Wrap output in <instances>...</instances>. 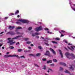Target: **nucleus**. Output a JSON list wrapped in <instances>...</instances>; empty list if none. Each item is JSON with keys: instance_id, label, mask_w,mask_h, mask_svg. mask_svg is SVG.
<instances>
[{"instance_id": "nucleus-1", "label": "nucleus", "mask_w": 75, "mask_h": 75, "mask_svg": "<svg viewBox=\"0 0 75 75\" xmlns=\"http://www.w3.org/2000/svg\"><path fill=\"white\" fill-rule=\"evenodd\" d=\"M65 55L69 59H74L75 58V56L71 53V54H69L68 52H67L65 53Z\"/></svg>"}, {"instance_id": "nucleus-2", "label": "nucleus", "mask_w": 75, "mask_h": 75, "mask_svg": "<svg viewBox=\"0 0 75 75\" xmlns=\"http://www.w3.org/2000/svg\"><path fill=\"white\" fill-rule=\"evenodd\" d=\"M42 30V28L41 26L38 27L35 29V30L36 32H38Z\"/></svg>"}, {"instance_id": "nucleus-3", "label": "nucleus", "mask_w": 75, "mask_h": 75, "mask_svg": "<svg viewBox=\"0 0 75 75\" xmlns=\"http://www.w3.org/2000/svg\"><path fill=\"white\" fill-rule=\"evenodd\" d=\"M19 21H21L23 23H28L29 21L27 20H25L24 19H21L19 20Z\"/></svg>"}, {"instance_id": "nucleus-4", "label": "nucleus", "mask_w": 75, "mask_h": 75, "mask_svg": "<svg viewBox=\"0 0 75 75\" xmlns=\"http://www.w3.org/2000/svg\"><path fill=\"white\" fill-rule=\"evenodd\" d=\"M18 57V55L16 54H14L13 55H5L4 56V58H7L8 57Z\"/></svg>"}, {"instance_id": "nucleus-5", "label": "nucleus", "mask_w": 75, "mask_h": 75, "mask_svg": "<svg viewBox=\"0 0 75 75\" xmlns=\"http://www.w3.org/2000/svg\"><path fill=\"white\" fill-rule=\"evenodd\" d=\"M8 43H10L9 44V45H13L14 44L16 43V42H13V40H9L7 42Z\"/></svg>"}, {"instance_id": "nucleus-6", "label": "nucleus", "mask_w": 75, "mask_h": 75, "mask_svg": "<svg viewBox=\"0 0 75 75\" xmlns=\"http://www.w3.org/2000/svg\"><path fill=\"white\" fill-rule=\"evenodd\" d=\"M68 48H69V50H71L72 51H74V50H75V46H71V48H70V47H68Z\"/></svg>"}, {"instance_id": "nucleus-7", "label": "nucleus", "mask_w": 75, "mask_h": 75, "mask_svg": "<svg viewBox=\"0 0 75 75\" xmlns=\"http://www.w3.org/2000/svg\"><path fill=\"white\" fill-rule=\"evenodd\" d=\"M22 37V36H16V37L15 38H12V40H16V39H17L18 38H20V37Z\"/></svg>"}, {"instance_id": "nucleus-8", "label": "nucleus", "mask_w": 75, "mask_h": 75, "mask_svg": "<svg viewBox=\"0 0 75 75\" xmlns=\"http://www.w3.org/2000/svg\"><path fill=\"white\" fill-rule=\"evenodd\" d=\"M7 34H11V35H14L16 33L13 32H9L7 33Z\"/></svg>"}, {"instance_id": "nucleus-9", "label": "nucleus", "mask_w": 75, "mask_h": 75, "mask_svg": "<svg viewBox=\"0 0 75 75\" xmlns=\"http://www.w3.org/2000/svg\"><path fill=\"white\" fill-rule=\"evenodd\" d=\"M45 55H48L49 57H51V55H50V53L48 51H46V53L45 54Z\"/></svg>"}, {"instance_id": "nucleus-10", "label": "nucleus", "mask_w": 75, "mask_h": 75, "mask_svg": "<svg viewBox=\"0 0 75 75\" xmlns=\"http://www.w3.org/2000/svg\"><path fill=\"white\" fill-rule=\"evenodd\" d=\"M70 69L72 70H74V68H75V66L74 65H70Z\"/></svg>"}, {"instance_id": "nucleus-11", "label": "nucleus", "mask_w": 75, "mask_h": 75, "mask_svg": "<svg viewBox=\"0 0 75 75\" xmlns=\"http://www.w3.org/2000/svg\"><path fill=\"white\" fill-rule=\"evenodd\" d=\"M50 50L52 52L53 54H54V55H55V54H56L55 53V51H54V50L53 49L50 48Z\"/></svg>"}, {"instance_id": "nucleus-12", "label": "nucleus", "mask_w": 75, "mask_h": 75, "mask_svg": "<svg viewBox=\"0 0 75 75\" xmlns=\"http://www.w3.org/2000/svg\"><path fill=\"white\" fill-rule=\"evenodd\" d=\"M59 52L60 53V54L61 55V57L62 58H63V54H62V52L60 50H59Z\"/></svg>"}, {"instance_id": "nucleus-13", "label": "nucleus", "mask_w": 75, "mask_h": 75, "mask_svg": "<svg viewBox=\"0 0 75 75\" xmlns=\"http://www.w3.org/2000/svg\"><path fill=\"white\" fill-rule=\"evenodd\" d=\"M35 35H40V33L36 32L35 33V34H32V36H35Z\"/></svg>"}, {"instance_id": "nucleus-14", "label": "nucleus", "mask_w": 75, "mask_h": 75, "mask_svg": "<svg viewBox=\"0 0 75 75\" xmlns=\"http://www.w3.org/2000/svg\"><path fill=\"white\" fill-rule=\"evenodd\" d=\"M15 27H14V26H10L9 27L8 29H10V30H11L12 29H13Z\"/></svg>"}, {"instance_id": "nucleus-15", "label": "nucleus", "mask_w": 75, "mask_h": 75, "mask_svg": "<svg viewBox=\"0 0 75 75\" xmlns=\"http://www.w3.org/2000/svg\"><path fill=\"white\" fill-rule=\"evenodd\" d=\"M59 64L60 65H64V66H66V64H65V63H62V62H60Z\"/></svg>"}, {"instance_id": "nucleus-16", "label": "nucleus", "mask_w": 75, "mask_h": 75, "mask_svg": "<svg viewBox=\"0 0 75 75\" xmlns=\"http://www.w3.org/2000/svg\"><path fill=\"white\" fill-rule=\"evenodd\" d=\"M51 62H52V60H49L47 61V64H49V63H51Z\"/></svg>"}, {"instance_id": "nucleus-17", "label": "nucleus", "mask_w": 75, "mask_h": 75, "mask_svg": "<svg viewBox=\"0 0 75 75\" xmlns=\"http://www.w3.org/2000/svg\"><path fill=\"white\" fill-rule=\"evenodd\" d=\"M21 28H22L21 27H18L16 28V29L17 30H19V29H21Z\"/></svg>"}, {"instance_id": "nucleus-18", "label": "nucleus", "mask_w": 75, "mask_h": 75, "mask_svg": "<svg viewBox=\"0 0 75 75\" xmlns=\"http://www.w3.org/2000/svg\"><path fill=\"white\" fill-rule=\"evenodd\" d=\"M50 71H51V72H52V69H48V71H47V72H50Z\"/></svg>"}, {"instance_id": "nucleus-19", "label": "nucleus", "mask_w": 75, "mask_h": 75, "mask_svg": "<svg viewBox=\"0 0 75 75\" xmlns=\"http://www.w3.org/2000/svg\"><path fill=\"white\" fill-rule=\"evenodd\" d=\"M19 13V11L17 10L15 12V14H18Z\"/></svg>"}, {"instance_id": "nucleus-20", "label": "nucleus", "mask_w": 75, "mask_h": 75, "mask_svg": "<svg viewBox=\"0 0 75 75\" xmlns=\"http://www.w3.org/2000/svg\"><path fill=\"white\" fill-rule=\"evenodd\" d=\"M23 40L25 41H27V40H29V39L28 38H23Z\"/></svg>"}, {"instance_id": "nucleus-21", "label": "nucleus", "mask_w": 75, "mask_h": 75, "mask_svg": "<svg viewBox=\"0 0 75 75\" xmlns=\"http://www.w3.org/2000/svg\"><path fill=\"white\" fill-rule=\"evenodd\" d=\"M9 48L10 49H13L14 47L12 46H10L9 47Z\"/></svg>"}, {"instance_id": "nucleus-22", "label": "nucleus", "mask_w": 75, "mask_h": 75, "mask_svg": "<svg viewBox=\"0 0 75 75\" xmlns=\"http://www.w3.org/2000/svg\"><path fill=\"white\" fill-rule=\"evenodd\" d=\"M66 73H68L69 74H70V72L68 71L67 70H66L65 71H64Z\"/></svg>"}, {"instance_id": "nucleus-23", "label": "nucleus", "mask_w": 75, "mask_h": 75, "mask_svg": "<svg viewBox=\"0 0 75 75\" xmlns=\"http://www.w3.org/2000/svg\"><path fill=\"white\" fill-rule=\"evenodd\" d=\"M52 43L53 44H57V42L54 41H52Z\"/></svg>"}, {"instance_id": "nucleus-24", "label": "nucleus", "mask_w": 75, "mask_h": 75, "mask_svg": "<svg viewBox=\"0 0 75 75\" xmlns=\"http://www.w3.org/2000/svg\"><path fill=\"white\" fill-rule=\"evenodd\" d=\"M16 24H21V23L20 22H16Z\"/></svg>"}, {"instance_id": "nucleus-25", "label": "nucleus", "mask_w": 75, "mask_h": 75, "mask_svg": "<svg viewBox=\"0 0 75 75\" xmlns=\"http://www.w3.org/2000/svg\"><path fill=\"white\" fill-rule=\"evenodd\" d=\"M26 44H30L31 43V42H30V41H27L26 42Z\"/></svg>"}, {"instance_id": "nucleus-26", "label": "nucleus", "mask_w": 75, "mask_h": 75, "mask_svg": "<svg viewBox=\"0 0 75 75\" xmlns=\"http://www.w3.org/2000/svg\"><path fill=\"white\" fill-rule=\"evenodd\" d=\"M40 55H41V54L40 53H38L36 54V56H40Z\"/></svg>"}, {"instance_id": "nucleus-27", "label": "nucleus", "mask_w": 75, "mask_h": 75, "mask_svg": "<svg viewBox=\"0 0 75 75\" xmlns=\"http://www.w3.org/2000/svg\"><path fill=\"white\" fill-rule=\"evenodd\" d=\"M53 61L54 62H57V60L56 59H53Z\"/></svg>"}, {"instance_id": "nucleus-28", "label": "nucleus", "mask_w": 75, "mask_h": 75, "mask_svg": "<svg viewBox=\"0 0 75 75\" xmlns=\"http://www.w3.org/2000/svg\"><path fill=\"white\" fill-rule=\"evenodd\" d=\"M17 34H23V33H20V32H17Z\"/></svg>"}, {"instance_id": "nucleus-29", "label": "nucleus", "mask_w": 75, "mask_h": 75, "mask_svg": "<svg viewBox=\"0 0 75 75\" xmlns=\"http://www.w3.org/2000/svg\"><path fill=\"white\" fill-rule=\"evenodd\" d=\"M55 40H60V39L58 38H55Z\"/></svg>"}, {"instance_id": "nucleus-30", "label": "nucleus", "mask_w": 75, "mask_h": 75, "mask_svg": "<svg viewBox=\"0 0 75 75\" xmlns=\"http://www.w3.org/2000/svg\"><path fill=\"white\" fill-rule=\"evenodd\" d=\"M18 52H21V51H22V50L20 49H19L18 50Z\"/></svg>"}, {"instance_id": "nucleus-31", "label": "nucleus", "mask_w": 75, "mask_h": 75, "mask_svg": "<svg viewBox=\"0 0 75 75\" xmlns=\"http://www.w3.org/2000/svg\"><path fill=\"white\" fill-rule=\"evenodd\" d=\"M12 15H14V13H11L9 14V16H12Z\"/></svg>"}, {"instance_id": "nucleus-32", "label": "nucleus", "mask_w": 75, "mask_h": 75, "mask_svg": "<svg viewBox=\"0 0 75 75\" xmlns=\"http://www.w3.org/2000/svg\"><path fill=\"white\" fill-rule=\"evenodd\" d=\"M28 30H31V29H32V27H30L28 28Z\"/></svg>"}, {"instance_id": "nucleus-33", "label": "nucleus", "mask_w": 75, "mask_h": 75, "mask_svg": "<svg viewBox=\"0 0 75 75\" xmlns=\"http://www.w3.org/2000/svg\"><path fill=\"white\" fill-rule=\"evenodd\" d=\"M63 41L64 42H65V43H68V42H67V40H63Z\"/></svg>"}, {"instance_id": "nucleus-34", "label": "nucleus", "mask_w": 75, "mask_h": 75, "mask_svg": "<svg viewBox=\"0 0 75 75\" xmlns=\"http://www.w3.org/2000/svg\"><path fill=\"white\" fill-rule=\"evenodd\" d=\"M34 65H35V66L36 67H39V66L36 64H35Z\"/></svg>"}, {"instance_id": "nucleus-35", "label": "nucleus", "mask_w": 75, "mask_h": 75, "mask_svg": "<svg viewBox=\"0 0 75 75\" xmlns=\"http://www.w3.org/2000/svg\"><path fill=\"white\" fill-rule=\"evenodd\" d=\"M43 67H44V69H46V66L45 65H44L43 66Z\"/></svg>"}, {"instance_id": "nucleus-36", "label": "nucleus", "mask_w": 75, "mask_h": 75, "mask_svg": "<svg viewBox=\"0 0 75 75\" xmlns=\"http://www.w3.org/2000/svg\"><path fill=\"white\" fill-rule=\"evenodd\" d=\"M47 33H48V34H52V33L51 32H50L48 31H47Z\"/></svg>"}, {"instance_id": "nucleus-37", "label": "nucleus", "mask_w": 75, "mask_h": 75, "mask_svg": "<svg viewBox=\"0 0 75 75\" xmlns=\"http://www.w3.org/2000/svg\"><path fill=\"white\" fill-rule=\"evenodd\" d=\"M54 30H56V31H57V30H58V28H55L54 29Z\"/></svg>"}, {"instance_id": "nucleus-38", "label": "nucleus", "mask_w": 75, "mask_h": 75, "mask_svg": "<svg viewBox=\"0 0 75 75\" xmlns=\"http://www.w3.org/2000/svg\"><path fill=\"white\" fill-rule=\"evenodd\" d=\"M45 44H46V45H47V46L49 45V44H48L46 42L45 43Z\"/></svg>"}, {"instance_id": "nucleus-39", "label": "nucleus", "mask_w": 75, "mask_h": 75, "mask_svg": "<svg viewBox=\"0 0 75 75\" xmlns=\"http://www.w3.org/2000/svg\"><path fill=\"white\" fill-rule=\"evenodd\" d=\"M51 67H54V64H52L50 65Z\"/></svg>"}, {"instance_id": "nucleus-40", "label": "nucleus", "mask_w": 75, "mask_h": 75, "mask_svg": "<svg viewBox=\"0 0 75 75\" xmlns=\"http://www.w3.org/2000/svg\"><path fill=\"white\" fill-rule=\"evenodd\" d=\"M38 48L39 49H41V46H39L38 47Z\"/></svg>"}, {"instance_id": "nucleus-41", "label": "nucleus", "mask_w": 75, "mask_h": 75, "mask_svg": "<svg viewBox=\"0 0 75 75\" xmlns=\"http://www.w3.org/2000/svg\"><path fill=\"white\" fill-rule=\"evenodd\" d=\"M62 69H63V68H62V67L60 68V71H61V70H62Z\"/></svg>"}, {"instance_id": "nucleus-42", "label": "nucleus", "mask_w": 75, "mask_h": 75, "mask_svg": "<svg viewBox=\"0 0 75 75\" xmlns=\"http://www.w3.org/2000/svg\"><path fill=\"white\" fill-rule=\"evenodd\" d=\"M8 18V17H5V20H6V19H7V18Z\"/></svg>"}, {"instance_id": "nucleus-43", "label": "nucleus", "mask_w": 75, "mask_h": 75, "mask_svg": "<svg viewBox=\"0 0 75 75\" xmlns=\"http://www.w3.org/2000/svg\"><path fill=\"white\" fill-rule=\"evenodd\" d=\"M61 32L62 33H65V31L62 30H61Z\"/></svg>"}, {"instance_id": "nucleus-44", "label": "nucleus", "mask_w": 75, "mask_h": 75, "mask_svg": "<svg viewBox=\"0 0 75 75\" xmlns=\"http://www.w3.org/2000/svg\"><path fill=\"white\" fill-rule=\"evenodd\" d=\"M45 30H49L47 28H45Z\"/></svg>"}, {"instance_id": "nucleus-45", "label": "nucleus", "mask_w": 75, "mask_h": 75, "mask_svg": "<svg viewBox=\"0 0 75 75\" xmlns=\"http://www.w3.org/2000/svg\"><path fill=\"white\" fill-rule=\"evenodd\" d=\"M21 58H25L24 56H22L21 57Z\"/></svg>"}, {"instance_id": "nucleus-46", "label": "nucleus", "mask_w": 75, "mask_h": 75, "mask_svg": "<svg viewBox=\"0 0 75 75\" xmlns=\"http://www.w3.org/2000/svg\"><path fill=\"white\" fill-rule=\"evenodd\" d=\"M38 24H42V23L40 22H38Z\"/></svg>"}, {"instance_id": "nucleus-47", "label": "nucleus", "mask_w": 75, "mask_h": 75, "mask_svg": "<svg viewBox=\"0 0 75 75\" xmlns=\"http://www.w3.org/2000/svg\"><path fill=\"white\" fill-rule=\"evenodd\" d=\"M45 60H46V59H45V58L43 59H42V60H43V61H45Z\"/></svg>"}, {"instance_id": "nucleus-48", "label": "nucleus", "mask_w": 75, "mask_h": 75, "mask_svg": "<svg viewBox=\"0 0 75 75\" xmlns=\"http://www.w3.org/2000/svg\"><path fill=\"white\" fill-rule=\"evenodd\" d=\"M45 39H47V40H50V38H46Z\"/></svg>"}, {"instance_id": "nucleus-49", "label": "nucleus", "mask_w": 75, "mask_h": 75, "mask_svg": "<svg viewBox=\"0 0 75 75\" xmlns=\"http://www.w3.org/2000/svg\"><path fill=\"white\" fill-rule=\"evenodd\" d=\"M31 46H32V47H33L34 46V45L33 44H31Z\"/></svg>"}, {"instance_id": "nucleus-50", "label": "nucleus", "mask_w": 75, "mask_h": 75, "mask_svg": "<svg viewBox=\"0 0 75 75\" xmlns=\"http://www.w3.org/2000/svg\"><path fill=\"white\" fill-rule=\"evenodd\" d=\"M11 39V38H8V40H10Z\"/></svg>"}, {"instance_id": "nucleus-51", "label": "nucleus", "mask_w": 75, "mask_h": 75, "mask_svg": "<svg viewBox=\"0 0 75 75\" xmlns=\"http://www.w3.org/2000/svg\"><path fill=\"white\" fill-rule=\"evenodd\" d=\"M10 53V52H7V53H6V54H7V55H8V54H9Z\"/></svg>"}, {"instance_id": "nucleus-52", "label": "nucleus", "mask_w": 75, "mask_h": 75, "mask_svg": "<svg viewBox=\"0 0 75 75\" xmlns=\"http://www.w3.org/2000/svg\"><path fill=\"white\" fill-rule=\"evenodd\" d=\"M18 44H19V42H18L16 44V45H18Z\"/></svg>"}, {"instance_id": "nucleus-53", "label": "nucleus", "mask_w": 75, "mask_h": 75, "mask_svg": "<svg viewBox=\"0 0 75 75\" xmlns=\"http://www.w3.org/2000/svg\"><path fill=\"white\" fill-rule=\"evenodd\" d=\"M4 33V32H1L0 34H2Z\"/></svg>"}, {"instance_id": "nucleus-54", "label": "nucleus", "mask_w": 75, "mask_h": 75, "mask_svg": "<svg viewBox=\"0 0 75 75\" xmlns=\"http://www.w3.org/2000/svg\"><path fill=\"white\" fill-rule=\"evenodd\" d=\"M28 48L29 49H31V47H28Z\"/></svg>"}, {"instance_id": "nucleus-55", "label": "nucleus", "mask_w": 75, "mask_h": 75, "mask_svg": "<svg viewBox=\"0 0 75 75\" xmlns=\"http://www.w3.org/2000/svg\"><path fill=\"white\" fill-rule=\"evenodd\" d=\"M30 55H32V56H34V55L32 54H30Z\"/></svg>"}, {"instance_id": "nucleus-56", "label": "nucleus", "mask_w": 75, "mask_h": 75, "mask_svg": "<svg viewBox=\"0 0 75 75\" xmlns=\"http://www.w3.org/2000/svg\"><path fill=\"white\" fill-rule=\"evenodd\" d=\"M64 35H61V37H64Z\"/></svg>"}, {"instance_id": "nucleus-57", "label": "nucleus", "mask_w": 75, "mask_h": 75, "mask_svg": "<svg viewBox=\"0 0 75 75\" xmlns=\"http://www.w3.org/2000/svg\"><path fill=\"white\" fill-rule=\"evenodd\" d=\"M36 37H37V38H39V36H36Z\"/></svg>"}, {"instance_id": "nucleus-58", "label": "nucleus", "mask_w": 75, "mask_h": 75, "mask_svg": "<svg viewBox=\"0 0 75 75\" xmlns=\"http://www.w3.org/2000/svg\"><path fill=\"white\" fill-rule=\"evenodd\" d=\"M2 45H2V44L0 45V47H1V46H2Z\"/></svg>"}, {"instance_id": "nucleus-59", "label": "nucleus", "mask_w": 75, "mask_h": 75, "mask_svg": "<svg viewBox=\"0 0 75 75\" xmlns=\"http://www.w3.org/2000/svg\"><path fill=\"white\" fill-rule=\"evenodd\" d=\"M41 38H42V39H44V38L43 37H41Z\"/></svg>"}, {"instance_id": "nucleus-60", "label": "nucleus", "mask_w": 75, "mask_h": 75, "mask_svg": "<svg viewBox=\"0 0 75 75\" xmlns=\"http://www.w3.org/2000/svg\"><path fill=\"white\" fill-rule=\"evenodd\" d=\"M54 47L55 48H57V47H56V46H54Z\"/></svg>"}, {"instance_id": "nucleus-61", "label": "nucleus", "mask_w": 75, "mask_h": 75, "mask_svg": "<svg viewBox=\"0 0 75 75\" xmlns=\"http://www.w3.org/2000/svg\"><path fill=\"white\" fill-rule=\"evenodd\" d=\"M2 48V49H4V47H3Z\"/></svg>"}, {"instance_id": "nucleus-62", "label": "nucleus", "mask_w": 75, "mask_h": 75, "mask_svg": "<svg viewBox=\"0 0 75 75\" xmlns=\"http://www.w3.org/2000/svg\"><path fill=\"white\" fill-rule=\"evenodd\" d=\"M68 45H72V44H71L70 43H69V44H68Z\"/></svg>"}, {"instance_id": "nucleus-63", "label": "nucleus", "mask_w": 75, "mask_h": 75, "mask_svg": "<svg viewBox=\"0 0 75 75\" xmlns=\"http://www.w3.org/2000/svg\"><path fill=\"white\" fill-rule=\"evenodd\" d=\"M17 17H20V16L19 15H18V16H17Z\"/></svg>"}, {"instance_id": "nucleus-64", "label": "nucleus", "mask_w": 75, "mask_h": 75, "mask_svg": "<svg viewBox=\"0 0 75 75\" xmlns=\"http://www.w3.org/2000/svg\"><path fill=\"white\" fill-rule=\"evenodd\" d=\"M73 38L74 39L75 38V37H73Z\"/></svg>"}]
</instances>
